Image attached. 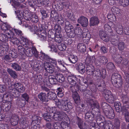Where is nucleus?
<instances>
[{
    "label": "nucleus",
    "instance_id": "nucleus-1",
    "mask_svg": "<svg viewBox=\"0 0 129 129\" xmlns=\"http://www.w3.org/2000/svg\"><path fill=\"white\" fill-rule=\"evenodd\" d=\"M56 108L55 107H52L50 109V112L53 113V115L54 119L55 120L57 121H62L61 123V125L62 126L65 123L63 120L66 116V114L64 112L56 111Z\"/></svg>",
    "mask_w": 129,
    "mask_h": 129
},
{
    "label": "nucleus",
    "instance_id": "nucleus-2",
    "mask_svg": "<svg viewBox=\"0 0 129 129\" xmlns=\"http://www.w3.org/2000/svg\"><path fill=\"white\" fill-rule=\"evenodd\" d=\"M22 42H21V44L23 48L26 50L25 54L28 57L32 56L33 54V52L32 50L31 43L26 38L22 37Z\"/></svg>",
    "mask_w": 129,
    "mask_h": 129
},
{
    "label": "nucleus",
    "instance_id": "nucleus-3",
    "mask_svg": "<svg viewBox=\"0 0 129 129\" xmlns=\"http://www.w3.org/2000/svg\"><path fill=\"white\" fill-rule=\"evenodd\" d=\"M55 103L59 109L64 111L71 109L72 107L71 105V104L70 103H68L67 101L55 99Z\"/></svg>",
    "mask_w": 129,
    "mask_h": 129
},
{
    "label": "nucleus",
    "instance_id": "nucleus-4",
    "mask_svg": "<svg viewBox=\"0 0 129 129\" xmlns=\"http://www.w3.org/2000/svg\"><path fill=\"white\" fill-rule=\"evenodd\" d=\"M111 82L113 85L119 88L122 86V81L120 75L117 73L113 74L112 76Z\"/></svg>",
    "mask_w": 129,
    "mask_h": 129
},
{
    "label": "nucleus",
    "instance_id": "nucleus-5",
    "mask_svg": "<svg viewBox=\"0 0 129 129\" xmlns=\"http://www.w3.org/2000/svg\"><path fill=\"white\" fill-rule=\"evenodd\" d=\"M1 27L5 33L7 35L8 39H11L14 36V34L13 31V29L9 25L4 24Z\"/></svg>",
    "mask_w": 129,
    "mask_h": 129
},
{
    "label": "nucleus",
    "instance_id": "nucleus-6",
    "mask_svg": "<svg viewBox=\"0 0 129 129\" xmlns=\"http://www.w3.org/2000/svg\"><path fill=\"white\" fill-rule=\"evenodd\" d=\"M65 29L67 35L71 38L75 37L74 27L68 21H66L65 23Z\"/></svg>",
    "mask_w": 129,
    "mask_h": 129
},
{
    "label": "nucleus",
    "instance_id": "nucleus-7",
    "mask_svg": "<svg viewBox=\"0 0 129 129\" xmlns=\"http://www.w3.org/2000/svg\"><path fill=\"white\" fill-rule=\"evenodd\" d=\"M14 87V88L12 90V92L13 93L12 95L14 96L16 92L17 91L22 93L24 91V87L20 83L18 82H15L12 85Z\"/></svg>",
    "mask_w": 129,
    "mask_h": 129
},
{
    "label": "nucleus",
    "instance_id": "nucleus-8",
    "mask_svg": "<svg viewBox=\"0 0 129 129\" xmlns=\"http://www.w3.org/2000/svg\"><path fill=\"white\" fill-rule=\"evenodd\" d=\"M104 96L107 101L110 103H114V98L111 92L109 90H106L104 92Z\"/></svg>",
    "mask_w": 129,
    "mask_h": 129
},
{
    "label": "nucleus",
    "instance_id": "nucleus-9",
    "mask_svg": "<svg viewBox=\"0 0 129 129\" xmlns=\"http://www.w3.org/2000/svg\"><path fill=\"white\" fill-rule=\"evenodd\" d=\"M78 22L84 27H86L88 24V20L87 18L83 16L80 17L78 19Z\"/></svg>",
    "mask_w": 129,
    "mask_h": 129
},
{
    "label": "nucleus",
    "instance_id": "nucleus-10",
    "mask_svg": "<svg viewBox=\"0 0 129 129\" xmlns=\"http://www.w3.org/2000/svg\"><path fill=\"white\" fill-rule=\"evenodd\" d=\"M9 49L8 43L6 42L0 43V52L1 54H3L5 51H8Z\"/></svg>",
    "mask_w": 129,
    "mask_h": 129
},
{
    "label": "nucleus",
    "instance_id": "nucleus-11",
    "mask_svg": "<svg viewBox=\"0 0 129 129\" xmlns=\"http://www.w3.org/2000/svg\"><path fill=\"white\" fill-rule=\"evenodd\" d=\"M36 118V119L35 120H33L31 122V126L33 129H40V119H39V117H35Z\"/></svg>",
    "mask_w": 129,
    "mask_h": 129
},
{
    "label": "nucleus",
    "instance_id": "nucleus-12",
    "mask_svg": "<svg viewBox=\"0 0 129 129\" xmlns=\"http://www.w3.org/2000/svg\"><path fill=\"white\" fill-rule=\"evenodd\" d=\"M68 80L69 83L72 85H75L78 82L80 81L79 79L74 76H68Z\"/></svg>",
    "mask_w": 129,
    "mask_h": 129
},
{
    "label": "nucleus",
    "instance_id": "nucleus-13",
    "mask_svg": "<svg viewBox=\"0 0 129 129\" xmlns=\"http://www.w3.org/2000/svg\"><path fill=\"white\" fill-rule=\"evenodd\" d=\"M38 37L42 41L46 40L47 34L45 31L44 29L40 30L38 31Z\"/></svg>",
    "mask_w": 129,
    "mask_h": 129
},
{
    "label": "nucleus",
    "instance_id": "nucleus-14",
    "mask_svg": "<svg viewBox=\"0 0 129 129\" xmlns=\"http://www.w3.org/2000/svg\"><path fill=\"white\" fill-rule=\"evenodd\" d=\"M77 124L80 129H89V126L85 123H83L82 120L78 118L77 121Z\"/></svg>",
    "mask_w": 129,
    "mask_h": 129
},
{
    "label": "nucleus",
    "instance_id": "nucleus-15",
    "mask_svg": "<svg viewBox=\"0 0 129 129\" xmlns=\"http://www.w3.org/2000/svg\"><path fill=\"white\" fill-rule=\"evenodd\" d=\"M107 62L108 60L105 57L101 56L98 59V60L95 61V63L98 65H99L102 64H105Z\"/></svg>",
    "mask_w": 129,
    "mask_h": 129
},
{
    "label": "nucleus",
    "instance_id": "nucleus-16",
    "mask_svg": "<svg viewBox=\"0 0 129 129\" xmlns=\"http://www.w3.org/2000/svg\"><path fill=\"white\" fill-rule=\"evenodd\" d=\"M90 26H93L97 25L99 22L98 18L96 16H93L91 17L90 20Z\"/></svg>",
    "mask_w": 129,
    "mask_h": 129
},
{
    "label": "nucleus",
    "instance_id": "nucleus-17",
    "mask_svg": "<svg viewBox=\"0 0 129 129\" xmlns=\"http://www.w3.org/2000/svg\"><path fill=\"white\" fill-rule=\"evenodd\" d=\"M99 35L101 39L104 41L107 42L109 41L110 39L106 33L103 31H100Z\"/></svg>",
    "mask_w": 129,
    "mask_h": 129
},
{
    "label": "nucleus",
    "instance_id": "nucleus-18",
    "mask_svg": "<svg viewBox=\"0 0 129 129\" xmlns=\"http://www.w3.org/2000/svg\"><path fill=\"white\" fill-rule=\"evenodd\" d=\"M44 67L46 70L47 72L52 73L54 71V67L52 65H50L47 62L44 64Z\"/></svg>",
    "mask_w": 129,
    "mask_h": 129
},
{
    "label": "nucleus",
    "instance_id": "nucleus-19",
    "mask_svg": "<svg viewBox=\"0 0 129 129\" xmlns=\"http://www.w3.org/2000/svg\"><path fill=\"white\" fill-rule=\"evenodd\" d=\"M122 100L125 108H128L129 107V99L127 96L126 95H122Z\"/></svg>",
    "mask_w": 129,
    "mask_h": 129
},
{
    "label": "nucleus",
    "instance_id": "nucleus-20",
    "mask_svg": "<svg viewBox=\"0 0 129 129\" xmlns=\"http://www.w3.org/2000/svg\"><path fill=\"white\" fill-rule=\"evenodd\" d=\"M77 69L79 73L83 74L85 71V66L82 63H80L78 66Z\"/></svg>",
    "mask_w": 129,
    "mask_h": 129
},
{
    "label": "nucleus",
    "instance_id": "nucleus-21",
    "mask_svg": "<svg viewBox=\"0 0 129 129\" xmlns=\"http://www.w3.org/2000/svg\"><path fill=\"white\" fill-rule=\"evenodd\" d=\"M38 97L40 101L43 102L47 101V95L45 93L42 92L39 93L38 94Z\"/></svg>",
    "mask_w": 129,
    "mask_h": 129
},
{
    "label": "nucleus",
    "instance_id": "nucleus-22",
    "mask_svg": "<svg viewBox=\"0 0 129 129\" xmlns=\"http://www.w3.org/2000/svg\"><path fill=\"white\" fill-rule=\"evenodd\" d=\"M114 29L117 33L119 34H122L123 33V27L120 24H117L115 27Z\"/></svg>",
    "mask_w": 129,
    "mask_h": 129
},
{
    "label": "nucleus",
    "instance_id": "nucleus-23",
    "mask_svg": "<svg viewBox=\"0 0 129 129\" xmlns=\"http://www.w3.org/2000/svg\"><path fill=\"white\" fill-rule=\"evenodd\" d=\"M68 59L71 63L73 64L75 63L78 60L77 56L72 54H70L69 56Z\"/></svg>",
    "mask_w": 129,
    "mask_h": 129
},
{
    "label": "nucleus",
    "instance_id": "nucleus-24",
    "mask_svg": "<svg viewBox=\"0 0 129 129\" xmlns=\"http://www.w3.org/2000/svg\"><path fill=\"white\" fill-rule=\"evenodd\" d=\"M72 97L75 103L78 104L80 101V97L78 93L76 91L73 92Z\"/></svg>",
    "mask_w": 129,
    "mask_h": 129
},
{
    "label": "nucleus",
    "instance_id": "nucleus-25",
    "mask_svg": "<svg viewBox=\"0 0 129 129\" xmlns=\"http://www.w3.org/2000/svg\"><path fill=\"white\" fill-rule=\"evenodd\" d=\"M74 32L75 36L76 35H77L78 37H81L82 31L80 28L79 27H75V29H74Z\"/></svg>",
    "mask_w": 129,
    "mask_h": 129
},
{
    "label": "nucleus",
    "instance_id": "nucleus-26",
    "mask_svg": "<svg viewBox=\"0 0 129 129\" xmlns=\"http://www.w3.org/2000/svg\"><path fill=\"white\" fill-rule=\"evenodd\" d=\"M40 55L39 56L40 59L43 61H49L50 58L48 55L41 51L40 52Z\"/></svg>",
    "mask_w": 129,
    "mask_h": 129
},
{
    "label": "nucleus",
    "instance_id": "nucleus-27",
    "mask_svg": "<svg viewBox=\"0 0 129 129\" xmlns=\"http://www.w3.org/2000/svg\"><path fill=\"white\" fill-rule=\"evenodd\" d=\"M77 48L78 50L81 52H85L86 49V46L83 43L78 44Z\"/></svg>",
    "mask_w": 129,
    "mask_h": 129
},
{
    "label": "nucleus",
    "instance_id": "nucleus-28",
    "mask_svg": "<svg viewBox=\"0 0 129 129\" xmlns=\"http://www.w3.org/2000/svg\"><path fill=\"white\" fill-rule=\"evenodd\" d=\"M119 103L115 102L114 103V105L115 108L117 112H120L121 111L123 112L122 110L125 109V107H123V108H121V106Z\"/></svg>",
    "mask_w": 129,
    "mask_h": 129
},
{
    "label": "nucleus",
    "instance_id": "nucleus-29",
    "mask_svg": "<svg viewBox=\"0 0 129 129\" xmlns=\"http://www.w3.org/2000/svg\"><path fill=\"white\" fill-rule=\"evenodd\" d=\"M43 117L44 119L46 120L49 122L52 121L54 119L53 115L48 113L44 114L43 115Z\"/></svg>",
    "mask_w": 129,
    "mask_h": 129
},
{
    "label": "nucleus",
    "instance_id": "nucleus-30",
    "mask_svg": "<svg viewBox=\"0 0 129 129\" xmlns=\"http://www.w3.org/2000/svg\"><path fill=\"white\" fill-rule=\"evenodd\" d=\"M7 72L13 78H16L17 76V73L11 69L8 68L7 69Z\"/></svg>",
    "mask_w": 129,
    "mask_h": 129
},
{
    "label": "nucleus",
    "instance_id": "nucleus-31",
    "mask_svg": "<svg viewBox=\"0 0 129 129\" xmlns=\"http://www.w3.org/2000/svg\"><path fill=\"white\" fill-rule=\"evenodd\" d=\"M47 97L50 100H54V102L55 99H57V98H55L56 97L55 94L52 92L50 91L48 93Z\"/></svg>",
    "mask_w": 129,
    "mask_h": 129
},
{
    "label": "nucleus",
    "instance_id": "nucleus-32",
    "mask_svg": "<svg viewBox=\"0 0 129 129\" xmlns=\"http://www.w3.org/2000/svg\"><path fill=\"white\" fill-rule=\"evenodd\" d=\"M95 60V57L94 56H91L90 58L87 57L85 60V61L87 64H91L92 63L94 62Z\"/></svg>",
    "mask_w": 129,
    "mask_h": 129
},
{
    "label": "nucleus",
    "instance_id": "nucleus-33",
    "mask_svg": "<svg viewBox=\"0 0 129 129\" xmlns=\"http://www.w3.org/2000/svg\"><path fill=\"white\" fill-rule=\"evenodd\" d=\"M123 113L124 114L125 120L127 122H129V113L127 111L126 108L123 109Z\"/></svg>",
    "mask_w": 129,
    "mask_h": 129
},
{
    "label": "nucleus",
    "instance_id": "nucleus-34",
    "mask_svg": "<svg viewBox=\"0 0 129 129\" xmlns=\"http://www.w3.org/2000/svg\"><path fill=\"white\" fill-rule=\"evenodd\" d=\"M129 1L128 0H119L118 3L120 5L125 7L127 6Z\"/></svg>",
    "mask_w": 129,
    "mask_h": 129
},
{
    "label": "nucleus",
    "instance_id": "nucleus-35",
    "mask_svg": "<svg viewBox=\"0 0 129 129\" xmlns=\"http://www.w3.org/2000/svg\"><path fill=\"white\" fill-rule=\"evenodd\" d=\"M88 101V102L90 104V105L92 107H93L94 108H96L98 109H99L100 106L98 103H94L92 104L93 102V100L90 99H89Z\"/></svg>",
    "mask_w": 129,
    "mask_h": 129
},
{
    "label": "nucleus",
    "instance_id": "nucleus-36",
    "mask_svg": "<svg viewBox=\"0 0 129 129\" xmlns=\"http://www.w3.org/2000/svg\"><path fill=\"white\" fill-rule=\"evenodd\" d=\"M116 49L114 47H111L110 49V52L112 55V57L114 58H116Z\"/></svg>",
    "mask_w": 129,
    "mask_h": 129
},
{
    "label": "nucleus",
    "instance_id": "nucleus-37",
    "mask_svg": "<svg viewBox=\"0 0 129 129\" xmlns=\"http://www.w3.org/2000/svg\"><path fill=\"white\" fill-rule=\"evenodd\" d=\"M11 66L12 68L16 71H19L21 70V68L16 63H12Z\"/></svg>",
    "mask_w": 129,
    "mask_h": 129
},
{
    "label": "nucleus",
    "instance_id": "nucleus-38",
    "mask_svg": "<svg viewBox=\"0 0 129 129\" xmlns=\"http://www.w3.org/2000/svg\"><path fill=\"white\" fill-rule=\"evenodd\" d=\"M120 122L118 119H117L114 121L113 125V129H119L120 127Z\"/></svg>",
    "mask_w": 129,
    "mask_h": 129
},
{
    "label": "nucleus",
    "instance_id": "nucleus-39",
    "mask_svg": "<svg viewBox=\"0 0 129 129\" xmlns=\"http://www.w3.org/2000/svg\"><path fill=\"white\" fill-rule=\"evenodd\" d=\"M93 68H91L89 66H87L86 71V73L88 75H91L93 73Z\"/></svg>",
    "mask_w": 129,
    "mask_h": 129
},
{
    "label": "nucleus",
    "instance_id": "nucleus-40",
    "mask_svg": "<svg viewBox=\"0 0 129 129\" xmlns=\"http://www.w3.org/2000/svg\"><path fill=\"white\" fill-rule=\"evenodd\" d=\"M111 10L112 12L114 13H116L119 15L121 14L120 13L121 10L120 9L118 8H117L115 7H113L112 8Z\"/></svg>",
    "mask_w": 129,
    "mask_h": 129
},
{
    "label": "nucleus",
    "instance_id": "nucleus-41",
    "mask_svg": "<svg viewBox=\"0 0 129 129\" xmlns=\"http://www.w3.org/2000/svg\"><path fill=\"white\" fill-rule=\"evenodd\" d=\"M8 38L7 35L4 34H0V41L2 42H6L8 41Z\"/></svg>",
    "mask_w": 129,
    "mask_h": 129
},
{
    "label": "nucleus",
    "instance_id": "nucleus-42",
    "mask_svg": "<svg viewBox=\"0 0 129 129\" xmlns=\"http://www.w3.org/2000/svg\"><path fill=\"white\" fill-rule=\"evenodd\" d=\"M31 15L30 18L31 19V21L35 23H37L39 19L37 15L34 14Z\"/></svg>",
    "mask_w": 129,
    "mask_h": 129
},
{
    "label": "nucleus",
    "instance_id": "nucleus-43",
    "mask_svg": "<svg viewBox=\"0 0 129 129\" xmlns=\"http://www.w3.org/2000/svg\"><path fill=\"white\" fill-rule=\"evenodd\" d=\"M57 80L53 77V76L49 77L48 81L51 84H54L56 83Z\"/></svg>",
    "mask_w": 129,
    "mask_h": 129
},
{
    "label": "nucleus",
    "instance_id": "nucleus-44",
    "mask_svg": "<svg viewBox=\"0 0 129 129\" xmlns=\"http://www.w3.org/2000/svg\"><path fill=\"white\" fill-rule=\"evenodd\" d=\"M62 36L60 33H56L55 35V39L58 42H60L62 40Z\"/></svg>",
    "mask_w": 129,
    "mask_h": 129
},
{
    "label": "nucleus",
    "instance_id": "nucleus-45",
    "mask_svg": "<svg viewBox=\"0 0 129 129\" xmlns=\"http://www.w3.org/2000/svg\"><path fill=\"white\" fill-rule=\"evenodd\" d=\"M125 44L123 42H119L118 44V48L120 51H122L125 48Z\"/></svg>",
    "mask_w": 129,
    "mask_h": 129
},
{
    "label": "nucleus",
    "instance_id": "nucleus-46",
    "mask_svg": "<svg viewBox=\"0 0 129 129\" xmlns=\"http://www.w3.org/2000/svg\"><path fill=\"white\" fill-rule=\"evenodd\" d=\"M57 80L60 82H62L64 81L65 80L64 78L63 75L61 74H59L57 75Z\"/></svg>",
    "mask_w": 129,
    "mask_h": 129
},
{
    "label": "nucleus",
    "instance_id": "nucleus-47",
    "mask_svg": "<svg viewBox=\"0 0 129 129\" xmlns=\"http://www.w3.org/2000/svg\"><path fill=\"white\" fill-rule=\"evenodd\" d=\"M108 113H107L106 115L108 116V118L111 119H113L114 118V114L113 110H111V111H108Z\"/></svg>",
    "mask_w": 129,
    "mask_h": 129
},
{
    "label": "nucleus",
    "instance_id": "nucleus-48",
    "mask_svg": "<svg viewBox=\"0 0 129 129\" xmlns=\"http://www.w3.org/2000/svg\"><path fill=\"white\" fill-rule=\"evenodd\" d=\"M67 46L64 44H61L58 46V48L59 50L61 51H65L66 48Z\"/></svg>",
    "mask_w": 129,
    "mask_h": 129
},
{
    "label": "nucleus",
    "instance_id": "nucleus-49",
    "mask_svg": "<svg viewBox=\"0 0 129 129\" xmlns=\"http://www.w3.org/2000/svg\"><path fill=\"white\" fill-rule=\"evenodd\" d=\"M54 29L56 32L60 33L61 31L60 26L58 24H56L54 26Z\"/></svg>",
    "mask_w": 129,
    "mask_h": 129
},
{
    "label": "nucleus",
    "instance_id": "nucleus-50",
    "mask_svg": "<svg viewBox=\"0 0 129 129\" xmlns=\"http://www.w3.org/2000/svg\"><path fill=\"white\" fill-rule=\"evenodd\" d=\"M13 31L17 36H22L23 34L22 32L20 30L14 28L13 29Z\"/></svg>",
    "mask_w": 129,
    "mask_h": 129
},
{
    "label": "nucleus",
    "instance_id": "nucleus-51",
    "mask_svg": "<svg viewBox=\"0 0 129 129\" xmlns=\"http://www.w3.org/2000/svg\"><path fill=\"white\" fill-rule=\"evenodd\" d=\"M40 12L42 15V17L43 18H46L48 17L47 14L46 13L45 10L43 9H41L40 10Z\"/></svg>",
    "mask_w": 129,
    "mask_h": 129
},
{
    "label": "nucleus",
    "instance_id": "nucleus-52",
    "mask_svg": "<svg viewBox=\"0 0 129 129\" xmlns=\"http://www.w3.org/2000/svg\"><path fill=\"white\" fill-rule=\"evenodd\" d=\"M32 50H33V54H34V55L35 57H38V56L39 53L36 48L34 47H33L32 48Z\"/></svg>",
    "mask_w": 129,
    "mask_h": 129
},
{
    "label": "nucleus",
    "instance_id": "nucleus-53",
    "mask_svg": "<svg viewBox=\"0 0 129 129\" xmlns=\"http://www.w3.org/2000/svg\"><path fill=\"white\" fill-rule=\"evenodd\" d=\"M115 68L113 63L112 62H109L107 64V68L109 69L112 70Z\"/></svg>",
    "mask_w": 129,
    "mask_h": 129
},
{
    "label": "nucleus",
    "instance_id": "nucleus-54",
    "mask_svg": "<svg viewBox=\"0 0 129 129\" xmlns=\"http://www.w3.org/2000/svg\"><path fill=\"white\" fill-rule=\"evenodd\" d=\"M94 72L96 76H101L103 75V74L101 73V71L99 70H97L96 71H95Z\"/></svg>",
    "mask_w": 129,
    "mask_h": 129
},
{
    "label": "nucleus",
    "instance_id": "nucleus-55",
    "mask_svg": "<svg viewBox=\"0 0 129 129\" xmlns=\"http://www.w3.org/2000/svg\"><path fill=\"white\" fill-rule=\"evenodd\" d=\"M22 96L25 100L26 101H28L29 99V97L27 93H24L22 95Z\"/></svg>",
    "mask_w": 129,
    "mask_h": 129
},
{
    "label": "nucleus",
    "instance_id": "nucleus-56",
    "mask_svg": "<svg viewBox=\"0 0 129 129\" xmlns=\"http://www.w3.org/2000/svg\"><path fill=\"white\" fill-rule=\"evenodd\" d=\"M16 119H15V120L13 121V119L11 120V124L13 125H17L19 119L17 118H16Z\"/></svg>",
    "mask_w": 129,
    "mask_h": 129
},
{
    "label": "nucleus",
    "instance_id": "nucleus-57",
    "mask_svg": "<svg viewBox=\"0 0 129 129\" xmlns=\"http://www.w3.org/2000/svg\"><path fill=\"white\" fill-rule=\"evenodd\" d=\"M10 56H11L12 57L14 58H16L17 57V54L16 53L12 51L11 53H9Z\"/></svg>",
    "mask_w": 129,
    "mask_h": 129
},
{
    "label": "nucleus",
    "instance_id": "nucleus-58",
    "mask_svg": "<svg viewBox=\"0 0 129 129\" xmlns=\"http://www.w3.org/2000/svg\"><path fill=\"white\" fill-rule=\"evenodd\" d=\"M8 104L9 105L7 107H6L5 108L6 110L7 111H9L10 110L12 104L11 102L10 101L8 102Z\"/></svg>",
    "mask_w": 129,
    "mask_h": 129
},
{
    "label": "nucleus",
    "instance_id": "nucleus-59",
    "mask_svg": "<svg viewBox=\"0 0 129 129\" xmlns=\"http://www.w3.org/2000/svg\"><path fill=\"white\" fill-rule=\"evenodd\" d=\"M9 92H8L7 93V94H6L4 95V97H6V100H8V97H12V94L13 93L12 92V91H11V94H9Z\"/></svg>",
    "mask_w": 129,
    "mask_h": 129
},
{
    "label": "nucleus",
    "instance_id": "nucleus-60",
    "mask_svg": "<svg viewBox=\"0 0 129 129\" xmlns=\"http://www.w3.org/2000/svg\"><path fill=\"white\" fill-rule=\"evenodd\" d=\"M49 61L50 62L54 64L55 66H57V62L55 59L50 58Z\"/></svg>",
    "mask_w": 129,
    "mask_h": 129
},
{
    "label": "nucleus",
    "instance_id": "nucleus-61",
    "mask_svg": "<svg viewBox=\"0 0 129 129\" xmlns=\"http://www.w3.org/2000/svg\"><path fill=\"white\" fill-rule=\"evenodd\" d=\"M57 62L59 65L62 66L63 67H65L64 63L63 60H61L60 59H58L57 61Z\"/></svg>",
    "mask_w": 129,
    "mask_h": 129
},
{
    "label": "nucleus",
    "instance_id": "nucleus-62",
    "mask_svg": "<svg viewBox=\"0 0 129 129\" xmlns=\"http://www.w3.org/2000/svg\"><path fill=\"white\" fill-rule=\"evenodd\" d=\"M116 59V62L118 63H121L122 61V58L120 56L117 57V59Z\"/></svg>",
    "mask_w": 129,
    "mask_h": 129
},
{
    "label": "nucleus",
    "instance_id": "nucleus-63",
    "mask_svg": "<svg viewBox=\"0 0 129 129\" xmlns=\"http://www.w3.org/2000/svg\"><path fill=\"white\" fill-rule=\"evenodd\" d=\"M101 50L102 53H105L107 52V49L106 47L104 46L102 47L101 49Z\"/></svg>",
    "mask_w": 129,
    "mask_h": 129
},
{
    "label": "nucleus",
    "instance_id": "nucleus-64",
    "mask_svg": "<svg viewBox=\"0 0 129 129\" xmlns=\"http://www.w3.org/2000/svg\"><path fill=\"white\" fill-rule=\"evenodd\" d=\"M6 87L5 85H0V90H1L2 91H1V92H3L5 90Z\"/></svg>",
    "mask_w": 129,
    "mask_h": 129
}]
</instances>
